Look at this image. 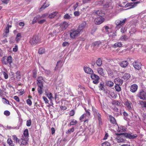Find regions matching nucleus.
<instances>
[{
  "label": "nucleus",
  "instance_id": "obj_13",
  "mask_svg": "<svg viewBox=\"0 0 146 146\" xmlns=\"http://www.w3.org/2000/svg\"><path fill=\"white\" fill-rule=\"evenodd\" d=\"M93 109V111L94 116L95 117H97L98 118V119L99 120V123L102 122V119L101 118V115L98 112V111L96 109Z\"/></svg>",
  "mask_w": 146,
  "mask_h": 146
},
{
  "label": "nucleus",
  "instance_id": "obj_3",
  "mask_svg": "<svg viewBox=\"0 0 146 146\" xmlns=\"http://www.w3.org/2000/svg\"><path fill=\"white\" fill-rule=\"evenodd\" d=\"M80 30L78 29L76 30H71L70 32V37L72 39H75L79 36L80 34Z\"/></svg>",
  "mask_w": 146,
  "mask_h": 146
},
{
  "label": "nucleus",
  "instance_id": "obj_44",
  "mask_svg": "<svg viewBox=\"0 0 146 146\" xmlns=\"http://www.w3.org/2000/svg\"><path fill=\"white\" fill-rule=\"evenodd\" d=\"M45 93H46V96L50 100H51L53 98L52 96V94L50 92L46 93V92H45Z\"/></svg>",
  "mask_w": 146,
  "mask_h": 146
},
{
  "label": "nucleus",
  "instance_id": "obj_2",
  "mask_svg": "<svg viewBox=\"0 0 146 146\" xmlns=\"http://www.w3.org/2000/svg\"><path fill=\"white\" fill-rule=\"evenodd\" d=\"M103 30L108 33L109 37H112L116 35V33L113 31V27L111 25L105 26L103 28Z\"/></svg>",
  "mask_w": 146,
  "mask_h": 146
},
{
  "label": "nucleus",
  "instance_id": "obj_42",
  "mask_svg": "<svg viewBox=\"0 0 146 146\" xmlns=\"http://www.w3.org/2000/svg\"><path fill=\"white\" fill-rule=\"evenodd\" d=\"M81 4H79L78 2H76L75 4L73 5V8L74 11L76 10V8L78 7V6H80Z\"/></svg>",
  "mask_w": 146,
  "mask_h": 146
},
{
  "label": "nucleus",
  "instance_id": "obj_34",
  "mask_svg": "<svg viewBox=\"0 0 146 146\" xmlns=\"http://www.w3.org/2000/svg\"><path fill=\"white\" fill-rule=\"evenodd\" d=\"M57 12H54L50 14L48 16L49 18L52 19L57 14Z\"/></svg>",
  "mask_w": 146,
  "mask_h": 146
},
{
  "label": "nucleus",
  "instance_id": "obj_63",
  "mask_svg": "<svg viewBox=\"0 0 146 146\" xmlns=\"http://www.w3.org/2000/svg\"><path fill=\"white\" fill-rule=\"evenodd\" d=\"M7 142L9 145H11L13 143V141L11 138H9L7 140Z\"/></svg>",
  "mask_w": 146,
  "mask_h": 146
},
{
  "label": "nucleus",
  "instance_id": "obj_46",
  "mask_svg": "<svg viewBox=\"0 0 146 146\" xmlns=\"http://www.w3.org/2000/svg\"><path fill=\"white\" fill-rule=\"evenodd\" d=\"M119 85L116 84L115 87V90L118 92H120L121 90V88Z\"/></svg>",
  "mask_w": 146,
  "mask_h": 146
},
{
  "label": "nucleus",
  "instance_id": "obj_29",
  "mask_svg": "<svg viewBox=\"0 0 146 146\" xmlns=\"http://www.w3.org/2000/svg\"><path fill=\"white\" fill-rule=\"evenodd\" d=\"M21 38V33H18L17 35L16 36L15 38V40L17 41V42H19Z\"/></svg>",
  "mask_w": 146,
  "mask_h": 146
},
{
  "label": "nucleus",
  "instance_id": "obj_27",
  "mask_svg": "<svg viewBox=\"0 0 146 146\" xmlns=\"http://www.w3.org/2000/svg\"><path fill=\"white\" fill-rule=\"evenodd\" d=\"M97 71L99 74L102 76H104V72L103 69L102 68L99 67L97 69Z\"/></svg>",
  "mask_w": 146,
  "mask_h": 146
},
{
  "label": "nucleus",
  "instance_id": "obj_49",
  "mask_svg": "<svg viewBox=\"0 0 146 146\" xmlns=\"http://www.w3.org/2000/svg\"><path fill=\"white\" fill-rule=\"evenodd\" d=\"M122 44L121 42H119L115 43L113 45L115 47H121L122 46Z\"/></svg>",
  "mask_w": 146,
  "mask_h": 146
},
{
  "label": "nucleus",
  "instance_id": "obj_22",
  "mask_svg": "<svg viewBox=\"0 0 146 146\" xmlns=\"http://www.w3.org/2000/svg\"><path fill=\"white\" fill-rule=\"evenodd\" d=\"M84 70L85 72L87 74H93V71L91 69L88 67H84Z\"/></svg>",
  "mask_w": 146,
  "mask_h": 146
},
{
  "label": "nucleus",
  "instance_id": "obj_50",
  "mask_svg": "<svg viewBox=\"0 0 146 146\" xmlns=\"http://www.w3.org/2000/svg\"><path fill=\"white\" fill-rule=\"evenodd\" d=\"M64 19H69L72 18L70 16V15L67 13L64 16Z\"/></svg>",
  "mask_w": 146,
  "mask_h": 146
},
{
  "label": "nucleus",
  "instance_id": "obj_1",
  "mask_svg": "<svg viewBox=\"0 0 146 146\" xmlns=\"http://www.w3.org/2000/svg\"><path fill=\"white\" fill-rule=\"evenodd\" d=\"M93 14L96 16H100L98 17L95 18L94 22L96 25H100L102 23L104 20V19L102 17L104 15V12L101 10H95L93 13Z\"/></svg>",
  "mask_w": 146,
  "mask_h": 146
},
{
  "label": "nucleus",
  "instance_id": "obj_54",
  "mask_svg": "<svg viewBox=\"0 0 146 146\" xmlns=\"http://www.w3.org/2000/svg\"><path fill=\"white\" fill-rule=\"evenodd\" d=\"M90 111V110L88 111H87L86 112V113H85V116L88 118H90V117L91 113Z\"/></svg>",
  "mask_w": 146,
  "mask_h": 146
},
{
  "label": "nucleus",
  "instance_id": "obj_64",
  "mask_svg": "<svg viewBox=\"0 0 146 146\" xmlns=\"http://www.w3.org/2000/svg\"><path fill=\"white\" fill-rule=\"evenodd\" d=\"M48 16V14L47 13H46L43 14L42 15H41L42 18L44 19H45V18L46 17H47Z\"/></svg>",
  "mask_w": 146,
  "mask_h": 146
},
{
  "label": "nucleus",
  "instance_id": "obj_51",
  "mask_svg": "<svg viewBox=\"0 0 146 146\" xmlns=\"http://www.w3.org/2000/svg\"><path fill=\"white\" fill-rule=\"evenodd\" d=\"M48 4L45 5L44 4L43 5H42L40 9V11H41L42 10L44 9L45 8L49 6Z\"/></svg>",
  "mask_w": 146,
  "mask_h": 146
},
{
  "label": "nucleus",
  "instance_id": "obj_52",
  "mask_svg": "<svg viewBox=\"0 0 146 146\" xmlns=\"http://www.w3.org/2000/svg\"><path fill=\"white\" fill-rule=\"evenodd\" d=\"M110 144L108 141H106L102 144V146H110Z\"/></svg>",
  "mask_w": 146,
  "mask_h": 146
},
{
  "label": "nucleus",
  "instance_id": "obj_61",
  "mask_svg": "<svg viewBox=\"0 0 146 146\" xmlns=\"http://www.w3.org/2000/svg\"><path fill=\"white\" fill-rule=\"evenodd\" d=\"M26 102L27 104L29 106L31 105L32 104V102L31 100L29 99H28L27 100Z\"/></svg>",
  "mask_w": 146,
  "mask_h": 146
},
{
  "label": "nucleus",
  "instance_id": "obj_19",
  "mask_svg": "<svg viewBox=\"0 0 146 146\" xmlns=\"http://www.w3.org/2000/svg\"><path fill=\"white\" fill-rule=\"evenodd\" d=\"M125 135L126 137L130 139H133L137 137V135L136 134L131 135V134L125 133Z\"/></svg>",
  "mask_w": 146,
  "mask_h": 146
},
{
  "label": "nucleus",
  "instance_id": "obj_6",
  "mask_svg": "<svg viewBox=\"0 0 146 146\" xmlns=\"http://www.w3.org/2000/svg\"><path fill=\"white\" fill-rule=\"evenodd\" d=\"M98 4L100 5H102L105 7L108 8L111 5V3L110 0H104L103 1H100L99 2Z\"/></svg>",
  "mask_w": 146,
  "mask_h": 146
},
{
  "label": "nucleus",
  "instance_id": "obj_7",
  "mask_svg": "<svg viewBox=\"0 0 146 146\" xmlns=\"http://www.w3.org/2000/svg\"><path fill=\"white\" fill-rule=\"evenodd\" d=\"M117 136L115 138L117 142L118 143L125 142V137L121 135L117 134Z\"/></svg>",
  "mask_w": 146,
  "mask_h": 146
},
{
  "label": "nucleus",
  "instance_id": "obj_26",
  "mask_svg": "<svg viewBox=\"0 0 146 146\" xmlns=\"http://www.w3.org/2000/svg\"><path fill=\"white\" fill-rule=\"evenodd\" d=\"M126 129V128L125 126H120L118 127L117 130L119 132H122L125 131Z\"/></svg>",
  "mask_w": 146,
  "mask_h": 146
},
{
  "label": "nucleus",
  "instance_id": "obj_17",
  "mask_svg": "<svg viewBox=\"0 0 146 146\" xmlns=\"http://www.w3.org/2000/svg\"><path fill=\"white\" fill-rule=\"evenodd\" d=\"M138 86L137 85L133 84L132 85L130 88V91L133 93L135 92L137 90Z\"/></svg>",
  "mask_w": 146,
  "mask_h": 146
},
{
  "label": "nucleus",
  "instance_id": "obj_43",
  "mask_svg": "<svg viewBox=\"0 0 146 146\" xmlns=\"http://www.w3.org/2000/svg\"><path fill=\"white\" fill-rule=\"evenodd\" d=\"M7 129H19V126H17L15 127H11L10 126H7L6 127Z\"/></svg>",
  "mask_w": 146,
  "mask_h": 146
},
{
  "label": "nucleus",
  "instance_id": "obj_15",
  "mask_svg": "<svg viewBox=\"0 0 146 146\" xmlns=\"http://www.w3.org/2000/svg\"><path fill=\"white\" fill-rule=\"evenodd\" d=\"M93 109V111L94 116L95 117H97L98 118V119L99 120V123L102 122V119L101 118V115L98 112V111L96 109Z\"/></svg>",
  "mask_w": 146,
  "mask_h": 146
},
{
  "label": "nucleus",
  "instance_id": "obj_23",
  "mask_svg": "<svg viewBox=\"0 0 146 146\" xmlns=\"http://www.w3.org/2000/svg\"><path fill=\"white\" fill-rule=\"evenodd\" d=\"M116 84L121 85L123 83V80L119 78H117L114 80Z\"/></svg>",
  "mask_w": 146,
  "mask_h": 146
},
{
  "label": "nucleus",
  "instance_id": "obj_32",
  "mask_svg": "<svg viewBox=\"0 0 146 146\" xmlns=\"http://www.w3.org/2000/svg\"><path fill=\"white\" fill-rule=\"evenodd\" d=\"M110 122L112 123L116 124V121L115 118L111 115L109 116Z\"/></svg>",
  "mask_w": 146,
  "mask_h": 146
},
{
  "label": "nucleus",
  "instance_id": "obj_9",
  "mask_svg": "<svg viewBox=\"0 0 146 146\" xmlns=\"http://www.w3.org/2000/svg\"><path fill=\"white\" fill-rule=\"evenodd\" d=\"M91 78L93 80V83L95 84H97L99 82V77L98 75L93 74L91 75Z\"/></svg>",
  "mask_w": 146,
  "mask_h": 146
},
{
  "label": "nucleus",
  "instance_id": "obj_11",
  "mask_svg": "<svg viewBox=\"0 0 146 146\" xmlns=\"http://www.w3.org/2000/svg\"><path fill=\"white\" fill-rule=\"evenodd\" d=\"M107 42L106 41H102L100 42V41H97L93 43L92 44V45L94 47H97L98 46H104L105 44L107 43Z\"/></svg>",
  "mask_w": 146,
  "mask_h": 146
},
{
  "label": "nucleus",
  "instance_id": "obj_53",
  "mask_svg": "<svg viewBox=\"0 0 146 146\" xmlns=\"http://www.w3.org/2000/svg\"><path fill=\"white\" fill-rule=\"evenodd\" d=\"M23 134L24 136L25 137H27L28 135V129H25L23 133Z\"/></svg>",
  "mask_w": 146,
  "mask_h": 146
},
{
  "label": "nucleus",
  "instance_id": "obj_47",
  "mask_svg": "<svg viewBox=\"0 0 146 146\" xmlns=\"http://www.w3.org/2000/svg\"><path fill=\"white\" fill-rule=\"evenodd\" d=\"M128 37L126 35H123L121 36L120 39L121 40H126L128 39Z\"/></svg>",
  "mask_w": 146,
  "mask_h": 146
},
{
  "label": "nucleus",
  "instance_id": "obj_20",
  "mask_svg": "<svg viewBox=\"0 0 146 146\" xmlns=\"http://www.w3.org/2000/svg\"><path fill=\"white\" fill-rule=\"evenodd\" d=\"M134 67L135 69L139 70L141 68V64L138 62H134L133 63Z\"/></svg>",
  "mask_w": 146,
  "mask_h": 146
},
{
  "label": "nucleus",
  "instance_id": "obj_28",
  "mask_svg": "<svg viewBox=\"0 0 146 146\" xmlns=\"http://www.w3.org/2000/svg\"><path fill=\"white\" fill-rule=\"evenodd\" d=\"M128 64V63L127 61H123L120 63V66L123 68L126 67Z\"/></svg>",
  "mask_w": 146,
  "mask_h": 146
},
{
  "label": "nucleus",
  "instance_id": "obj_21",
  "mask_svg": "<svg viewBox=\"0 0 146 146\" xmlns=\"http://www.w3.org/2000/svg\"><path fill=\"white\" fill-rule=\"evenodd\" d=\"M42 19L40 15H37L34 18L32 21L33 23L34 24L36 22H38V21Z\"/></svg>",
  "mask_w": 146,
  "mask_h": 146
},
{
  "label": "nucleus",
  "instance_id": "obj_33",
  "mask_svg": "<svg viewBox=\"0 0 146 146\" xmlns=\"http://www.w3.org/2000/svg\"><path fill=\"white\" fill-rule=\"evenodd\" d=\"M130 76L129 74H125L123 76L122 78L125 80H127L130 78Z\"/></svg>",
  "mask_w": 146,
  "mask_h": 146
},
{
  "label": "nucleus",
  "instance_id": "obj_60",
  "mask_svg": "<svg viewBox=\"0 0 146 146\" xmlns=\"http://www.w3.org/2000/svg\"><path fill=\"white\" fill-rule=\"evenodd\" d=\"M99 87V90H104V87L103 84H102L101 83H100Z\"/></svg>",
  "mask_w": 146,
  "mask_h": 146
},
{
  "label": "nucleus",
  "instance_id": "obj_58",
  "mask_svg": "<svg viewBox=\"0 0 146 146\" xmlns=\"http://www.w3.org/2000/svg\"><path fill=\"white\" fill-rule=\"evenodd\" d=\"M31 120H28L27 121L26 125L28 127H29L31 126Z\"/></svg>",
  "mask_w": 146,
  "mask_h": 146
},
{
  "label": "nucleus",
  "instance_id": "obj_40",
  "mask_svg": "<svg viewBox=\"0 0 146 146\" xmlns=\"http://www.w3.org/2000/svg\"><path fill=\"white\" fill-rule=\"evenodd\" d=\"M12 138L14 141H15L17 143H19L20 142V139H19L16 135H13L12 136Z\"/></svg>",
  "mask_w": 146,
  "mask_h": 146
},
{
  "label": "nucleus",
  "instance_id": "obj_16",
  "mask_svg": "<svg viewBox=\"0 0 146 146\" xmlns=\"http://www.w3.org/2000/svg\"><path fill=\"white\" fill-rule=\"evenodd\" d=\"M12 27L11 25H7L4 31V33L3 34V36L7 37V34L9 32V29L11 28Z\"/></svg>",
  "mask_w": 146,
  "mask_h": 146
},
{
  "label": "nucleus",
  "instance_id": "obj_41",
  "mask_svg": "<svg viewBox=\"0 0 146 146\" xmlns=\"http://www.w3.org/2000/svg\"><path fill=\"white\" fill-rule=\"evenodd\" d=\"M42 68L43 70L44 71V72L46 75L50 76L51 74V72L50 70L45 69L43 68Z\"/></svg>",
  "mask_w": 146,
  "mask_h": 146
},
{
  "label": "nucleus",
  "instance_id": "obj_37",
  "mask_svg": "<svg viewBox=\"0 0 146 146\" xmlns=\"http://www.w3.org/2000/svg\"><path fill=\"white\" fill-rule=\"evenodd\" d=\"M96 64L98 66H100L102 64V61L101 59L99 58L96 61Z\"/></svg>",
  "mask_w": 146,
  "mask_h": 146
},
{
  "label": "nucleus",
  "instance_id": "obj_38",
  "mask_svg": "<svg viewBox=\"0 0 146 146\" xmlns=\"http://www.w3.org/2000/svg\"><path fill=\"white\" fill-rule=\"evenodd\" d=\"M21 74L20 72L19 71H17L16 74V78L17 80H19L21 78Z\"/></svg>",
  "mask_w": 146,
  "mask_h": 146
},
{
  "label": "nucleus",
  "instance_id": "obj_5",
  "mask_svg": "<svg viewBox=\"0 0 146 146\" xmlns=\"http://www.w3.org/2000/svg\"><path fill=\"white\" fill-rule=\"evenodd\" d=\"M137 96L141 99L143 100H146V92L142 90L139 91Z\"/></svg>",
  "mask_w": 146,
  "mask_h": 146
},
{
  "label": "nucleus",
  "instance_id": "obj_39",
  "mask_svg": "<svg viewBox=\"0 0 146 146\" xmlns=\"http://www.w3.org/2000/svg\"><path fill=\"white\" fill-rule=\"evenodd\" d=\"M61 32V31H60V29L59 31H57L56 30H54L53 31V33H50L49 34L51 35V36H53L54 35H57Z\"/></svg>",
  "mask_w": 146,
  "mask_h": 146
},
{
  "label": "nucleus",
  "instance_id": "obj_45",
  "mask_svg": "<svg viewBox=\"0 0 146 146\" xmlns=\"http://www.w3.org/2000/svg\"><path fill=\"white\" fill-rule=\"evenodd\" d=\"M45 52L44 49L43 48H40L39 49L38 53L40 54H42Z\"/></svg>",
  "mask_w": 146,
  "mask_h": 146
},
{
  "label": "nucleus",
  "instance_id": "obj_25",
  "mask_svg": "<svg viewBox=\"0 0 146 146\" xmlns=\"http://www.w3.org/2000/svg\"><path fill=\"white\" fill-rule=\"evenodd\" d=\"M27 141L25 138L23 137L21 139H20V142L19 143L21 145H25L27 143Z\"/></svg>",
  "mask_w": 146,
  "mask_h": 146
},
{
  "label": "nucleus",
  "instance_id": "obj_56",
  "mask_svg": "<svg viewBox=\"0 0 146 146\" xmlns=\"http://www.w3.org/2000/svg\"><path fill=\"white\" fill-rule=\"evenodd\" d=\"M69 43L67 42H64L62 44V46L63 47L67 46H69Z\"/></svg>",
  "mask_w": 146,
  "mask_h": 146
},
{
  "label": "nucleus",
  "instance_id": "obj_48",
  "mask_svg": "<svg viewBox=\"0 0 146 146\" xmlns=\"http://www.w3.org/2000/svg\"><path fill=\"white\" fill-rule=\"evenodd\" d=\"M77 123V121L76 120L74 119H73L70 121V125H75Z\"/></svg>",
  "mask_w": 146,
  "mask_h": 146
},
{
  "label": "nucleus",
  "instance_id": "obj_30",
  "mask_svg": "<svg viewBox=\"0 0 146 146\" xmlns=\"http://www.w3.org/2000/svg\"><path fill=\"white\" fill-rule=\"evenodd\" d=\"M40 85V86H38V87L37 88L38 92L39 95H41L43 93V92L42 91V89L43 86H42V85Z\"/></svg>",
  "mask_w": 146,
  "mask_h": 146
},
{
  "label": "nucleus",
  "instance_id": "obj_24",
  "mask_svg": "<svg viewBox=\"0 0 146 146\" xmlns=\"http://www.w3.org/2000/svg\"><path fill=\"white\" fill-rule=\"evenodd\" d=\"M86 25V22L84 21L79 26L78 29H79V30H80V31L81 32L84 28L85 27Z\"/></svg>",
  "mask_w": 146,
  "mask_h": 146
},
{
  "label": "nucleus",
  "instance_id": "obj_59",
  "mask_svg": "<svg viewBox=\"0 0 146 146\" xmlns=\"http://www.w3.org/2000/svg\"><path fill=\"white\" fill-rule=\"evenodd\" d=\"M46 21V19H41L38 21V23L39 24H42L44 23Z\"/></svg>",
  "mask_w": 146,
  "mask_h": 146
},
{
  "label": "nucleus",
  "instance_id": "obj_12",
  "mask_svg": "<svg viewBox=\"0 0 146 146\" xmlns=\"http://www.w3.org/2000/svg\"><path fill=\"white\" fill-rule=\"evenodd\" d=\"M126 19L121 20H117L115 22V23L116 25V27H120L123 25L126 21Z\"/></svg>",
  "mask_w": 146,
  "mask_h": 146
},
{
  "label": "nucleus",
  "instance_id": "obj_14",
  "mask_svg": "<svg viewBox=\"0 0 146 146\" xmlns=\"http://www.w3.org/2000/svg\"><path fill=\"white\" fill-rule=\"evenodd\" d=\"M93 109V111L94 116L95 117H97L98 118V119L99 120V123L102 122V119L101 118V115L98 112V111L96 109Z\"/></svg>",
  "mask_w": 146,
  "mask_h": 146
},
{
  "label": "nucleus",
  "instance_id": "obj_55",
  "mask_svg": "<svg viewBox=\"0 0 146 146\" xmlns=\"http://www.w3.org/2000/svg\"><path fill=\"white\" fill-rule=\"evenodd\" d=\"M140 104L141 106L143 107L146 108V102L142 101Z\"/></svg>",
  "mask_w": 146,
  "mask_h": 146
},
{
  "label": "nucleus",
  "instance_id": "obj_4",
  "mask_svg": "<svg viewBox=\"0 0 146 146\" xmlns=\"http://www.w3.org/2000/svg\"><path fill=\"white\" fill-rule=\"evenodd\" d=\"M124 104L126 108L128 110L131 111L133 110V105L131 102L128 101L127 100H125L124 101Z\"/></svg>",
  "mask_w": 146,
  "mask_h": 146
},
{
  "label": "nucleus",
  "instance_id": "obj_31",
  "mask_svg": "<svg viewBox=\"0 0 146 146\" xmlns=\"http://www.w3.org/2000/svg\"><path fill=\"white\" fill-rule=\"evenodd\" d=\"M7 64L9 63L10 66H11V63L12 62V58L11 56H9L7 57Z\"/></svg>",
  "mask_w": 146,
  "mask_h": 146
},
{
  "label": "nucleus",
  "instance_id": "obj_18",
  "mask_svg": "<svg viewBox=\"0 0 146 146\" xmlns=\"http://www.w3.org/2000/svg\"><path fill=\"white\" fill-rule=\"evenodd\" d=\"M43 79L42 77L41 76L37 78V82H36L38 86H40V85L43 86Z\"/></svg>",
  "mask_w": 146,
  "mask_h": 146
},
{
  "label": "nucleus",
  "instance_id": "obj_35",
  "mask_svg": "<svg viewBox=\"0 0 146 146\" xmlns=\"http://www.w3.org/2000/svg\"><path fill=\"white\" fill-rule=\"evenodd\" d=\"M1 61L3 64L6 65L7 64V58L6 56L3 57L1 59Z\"/></svg>",
  "mask_w": 146,
  "mask_h": 146
},
{
  "label": "nucleus",
  "instance_id": "obj_10",
  "mask_svg": "<svg viewBox=\"0 0 146 146\" xmlns=\"http://www.w3.org/2000/svg\"><path fill=\"white\" fill-rule=\"evenodd\" d=\"M69 24L67 22L64 21L61 23L59 26H60L59 29L60 30V31H62L66 29L68 26Z\"/></svg>",
  "mask_w": 146,
  "mask_h": 146
},
{
  "label": "nucleus",
  "instance_id": "obj_62",
  "mask_svg": "<svg viewBox=\"0 0 146 146\" xmlns=\"http://www.w3.org/2000/svg\"><path fill=\"white\" fill-rule=\"evenodd\" d=\"M2 73L5 78V79H7L8 77V74L5 72H3Z\"/></svg>",
  "mask_w": 146,
  "mask_h": 146
},
{
  "label": "nucleus",
  "instance_id": "obj_36",
  "mask_svg": "<svg viewBox=\"0 0 146 146\" xmlns=\"http://www.w3.org/2000/svg\"><path fill=\"white\" fill-rule=\"evenodd\" d=\"M106 83L107 85L109 87H112L114 84L113 82L110 81H106Z\"/></svg>",
  "mask_w": 146,
  "mask_h": 146
},
{
  "label": "nucleus",
  "instance_id": "obj_57",
  "mask_svg": "<svg viewBox=\"0 0 146 146\" xmlns=\"http://www.w3.org/2000/svg\"><path fill=\"white\" fill-rule=\"evenodd\" d=\"M74 131V128H71L69 129L68 131L66 132V133L68 134L69 133H70L71 132H72Z\"/></svg>",
  "mask_w": 146,
  "mask_h": 146
},
{
  "label": "nucleus",
  "instance_id": "obj_8",
  "mask_svg": "<svg viewBox=\"0 0 146 146\" xmlns=\"http://www.w3.org/2000/svg\"><path fill=\"white\" fill-rule=\"evenodd\" d=\"M39 41L38 37L36 36H34L30 38L29 42L31 45H35Z\"/></svg>",
  "mask_w": 146,
  "mask_h": 146
}]
</instances>
